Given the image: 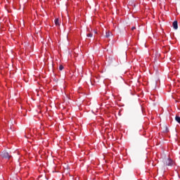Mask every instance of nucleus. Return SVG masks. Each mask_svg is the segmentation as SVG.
Returning <instances> with one entry per match:
<instances>
[{"label":"nucleus","mask_w":180,"mask_h":180,"mask_svg":"<svg viewBox=\"0 0 180 180\" xmlns=\"http://www.w3.org/2000/svg\"><path fill=\"white\" fill-rule=\"evenodd\" d=\"M1 156L3 158H8L9 160V158H11V157H12L11 155H9V153H8L6 150H4L1 153Z\"/></svg>","instance_id":"nucleus-1"},{"label":"nucleus","mask_w":180,"mask_h":180,"mask_svg":"<svg viewBox=\"0 0 180 180\" xmlns=\"http://www.w3.org/2000/svg\"><path fill=\"white\" fill-rule=\"evenodd\" d=\"M165 165H167V167H171V165H172V160H171L170 158L165 159Z\"/></svg>","instance_id":"nucleus-2"},{"label":"nucleus","mask_w":180,"mask_h":180,"mask_svg":"<svg viewBox=\"0 0 180 180\" xmlns=\"http://www.w3.org/2000/svg\"><path fill=\"white\" fill-rule=\"evenodd\" d=\"M173 27H174V29H175V30H176V29H178V21H174Z\"/></svg>","instance_id":"nucleus-3"},{"label":"nucleus","mask_w":180,"mask_h":180,"mask_svg":"<svg viewBox=\"0 0 180 180\" xmlns=\"http://www.w3.org/2000/svg\"><path fill=\"white\" fill-rule=\"evenodd\" d=\"M55 25L56 26H60V20H58V18L55 19Z\"/></svg>","instance_id":"nucleus-4"},{"label":"nucleus","mask_w":180,"mask_h":180,"mask_svg":"<svg viewBox=\"0 0 180 180\" xmlns=\"http://www.w3.org/2000/svg\"><path fill=\"white\" fill-rule=\"evenodd\" d=\"M110 36H112V32H106L105 37L107 39H109V37H110Z\"/></svg>","instance_id":"nucleus-5"},{"label":"nucleus","mask_w":180,"mask_h":180,"mask_svg":"<svg viewBox=\"0 0 180 180\" xmlns=\"http://www.w3.org/2000/svg\"><path fill=\"white\" fill-rule=\"evenodd\" d=\"M175 120L177 122V123H180V117L178 115H176Z\"/></svg>","instance_id":"nucleus-6"},{"label":"nucleus","mask_w":180,"mask_h":180,"mask_svg":"<svg viewBox=\"0 0 180 180\" xmlns=\"http://www.w3.org/2000/svg\"><path fill=\"white\" fill-rule=\"evenodd\" d=\"M59 70L60 71H63V70H64V66H63V65H60Z\"/></svg>","instance_id":"nucleus-7"},{"label":"nucleus","mask_w":180,"mask_h":180,"mask_svg":"<svg viewBox=\"0 0 180 180\" xmlns=\"http://www.w3.org/2000/svg\"><path fill=\"white\" fill-rule=\"evenodd\" d=\"M87 37H92V34L91 33L87 34Z\"/></svg>","instance_id":"nucleus-8"},{"label":"nucleus","mask_w":180,"mask_h":180,"mask_svg":"<svg viewBox=\"0 0 180 180\" xmlns=\"http://www.w3.org/2000/svg\"><path fill=\"white\" fill-rule=\"evenodd\" d=\"M135 29H136V27H133L131 28V30H135Z\"/></svg>","instance_id":"nucleus-9"},{"label":"nucleus","mask_w":180,"mask_h":180,"mask_svg":"<svg viewBox=\"0 0 180 180\" xmlns=\"http://www.w3.org/2000/svg\"><path fill=\"white\" fill-rule=\"evenodd\" d=\"M167 128L166 127V131H167Z\"/></svg>","instance_id":"nucleus-10"}]
</instances>
